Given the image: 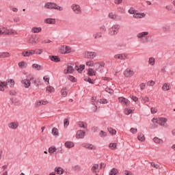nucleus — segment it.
<instances>
[{"mask_svg": "<svg viewBox=\"0 0 175 175\" xmlns=\"http://www.w3.org/2000/svg\"><path fill=\"white\" fill-rule=\"evenodd\" d=\"M45 8H46V9H55L56 10H59L60 12L64 10L62 7L57 5L55 3H47L45 4Z\"/></svg>", "mask_w": 175, "mask_h": 175, "instance_id": "1", "label": "nucleus"}, {"mask_svg": "<svg viewBox=\"0 0 175 175\" xmlns=\"http://www.w3.org/2000/svg\"><path fill=\"white\" fill-rule=\"evenodd\" d=\"M59 51L60 54H69V53H71L72 51V48H70V46L63 45L59 48Z\"/></svg>", "mask_w": 175, "mask_h": 175, "instance_id": "2", "label": "nucleus"}, {"mask_svg": "<svg viewBox=\"0 0 175 175\" xmlns=\"http://www.w3.org/2000/svg\"><path fill=\"white\" fill-rule=\"evenodd\" d=\"M120 29V25H114L111 27V28L109 30V33L111 35V36H113V35H116L117 33V31Z\"/></svg>", "mask_w": 175, "mask_h": 175, "instance_id": "3", "label": "nucleus"}, {"mask_svg": "<svg viewBox=\"0 0 175 175\" xmlns=\"http://www.w3.org/2000/svg\"><path fill=\"white\" fill-rule=\"evenodd\" d=\"M71 8L75 14H81V8H80V5L77 4H72Z\"/></svg>", "mask_w": 175, "mask_h": 175, "instance_id": "4", "label": "nucleus"}, {"mask_svg": "<svg viewBox=\"0 0 175 175\" xmlns=\"http://www.w3.org/2000/svg\"><path fill=\"white\" fill-rule=\"evenodd\" d=\"M73 66H75V64L68 63L67 65V70H64V73L66 75H68V73H73L75 71V68H73Z\"/></svg>", "mask_w": 175, "mask_h": 175, "instance_id": "5", "label": "nucleus"}, {"mask_svg": "<svg viewBox=\"0 0 175 175\" xmlns=\"http://www.w3.org/2000/svg\"><path fill=\"white\" fill-rule=\"evenodd\" d=\"M3 35H14V30L13 29H8L6 27L1 28Z\"/></svg>", "mask_w": 175, "mask_h": 175, "instance_id": "6", "label": "nucleus"}, {"mask_svg": "<svg viewBox=\"0 0 175 175\" xmlns=\"http://www.w3.org/2000/svg\"><path fill=\"white\" fill-rule=\"evenodd\" d=\"M95 57H96V53L95 52L85 53V58H88V59H94Z\"/></svg>", "mask_w": 175, "mask_h": 175, "instance_id": "7", "label": "nucleus"}, {"mask_svg": "<svg viewBox=\"0 0 175 175\" xmlns=\"http://www.w3.org/2000/svg\"><path fill=\"white\" fill-rule=\"evenodd\" d=\"M133 75H135V71H133L129 68H126L124 71V75L125 76V77H132V76H133Z\"/></svg>", "mask_w": 175, "mask_h": 175, "instance_id": "8", "label": "nucleus"}, {"mask_svg": "<svg viewBox=\"0 0 175 175\" xmlns=\"http://www.w3.org/2000/svg\"><path fill=\"white\" fill-rule=\"evenodd\" d=\"M152 122L154 124H161V122H167V119L165 118H153Z\"/></svg>", "mask_w": 175, "mask_h": 175, "instance_id": "9", "label": "nucleus"}, {"mask_svg": "<svg viewBox=\"0 0 175 175\" xmlns=\"http://www.w3.org/2000/svg\"><path fill=\"white\" fill-rule=\"evenodd\" d=\"M33 54H35V51L32 49L22 52L23 57H31L33 55Z\"/></svg>", "mask_w": 175, "mask_h": 175, "instance_id": "10", "label": "nucleus"}, {"mask_svg": "<svg viewBox=\"0 0 175 175\" xmlns=\"http://www.w3.org/2000/svg\"><path fill=\"white\" fill-rule=\"evenodd\" d=\"M84 136H85V132H84L83 131L79 130L77 132V139H84Z\"/></svg>", "mask_w": 175, "mask_h": 175, "instance_id": "11", "label": "nucleus"}, {"mask_svg": "<svg viewBox=\"0 0 175 175\" xmlns=\"http://www.w3.org/2000/svg\"><path fill=\"white\" fill-rule=\"evenodd\" d=\"M147 35H148V31L141 32L137 34V38H138V39H143V38H146Z\"/></svg>", "mask_w": 175, "mask_h": 175, "instance_id": "12", "label": "nucleus"}, {"mask_svg": "<svg viewBox=\"0 0 175 175\" xmlns=\"http://www.w3.org/2000/svg\"><path fill=\"white\" fill-rule=\"evenodd\" d=\"M22 84L24 85V87L25 88H29L31 85V81H29V79H24L22 81Z\"/></svg>", "mask_w": 175, "mask_h": 175, "instance_id": "13", "label": "nucleus"}, {"mask_svg": "<svg viewBox=\"0 0 175 175\" xmlns=\"http://www.w3.org/2000/svg\"><path fill=\"white\" fill-rule=\"evenodd\" d=\"M75 70H77L79 73H81L84 69H85V65H80L79 67V66H75Z\"/></svg>", "mask_w": 175, "mask_h": 175, "instance_id": "14", "label": "nucleus"}, {"mask_svg": "<svg viewBox=\"0 0 175 175\" xmlns=\"http://www.w3.org/2000/svg\"><path fill=\"white\" fill-rule=\"evenodd\" d=\"M8 126L10 129H17V128H18V123L14 122H11L9 124Z\"/></svg>", "mask_w": 175, "mask_h": 175, "instance_id": "15", "label": "nucleus"}, {"mask_svg": "<svg viewBox=\"0 0 175 175\" xmlns=\"http://www.w3.org/2000/svg\"><path fill=\"white\" fill-rule=\"evenodd\" d=\"M49 58L51 61L53 62H59L61 61V59L58 56L53 55L49 56Z\"/></svg>", "mask_w": 175, "mask_h": 175, "instance_id": "16", "label": "nucleus"}, {"mask_svg": "<svg viewBox=\"0 0 175 175\" xmlns=\"http://www.w3.org/2000/svg\"><path fill=\"white\" fill-rule=\"evenodd\" d=\"M119 102H120V103H124V105H126L129 103V100L124 97H119Z\"/></svg>", "mask_w": 175, "mask_h": 175, "instance_id": "17", "label": "nucleus"}, {"mask_svg": "<svg viewBox=\"0 0 175 175\" xmlns=\"http://www.w3.org/2000/svg\"><path fill=\"white\" fill-rule=\"evenodd\" d=\"M83 146L85 147V148H88V150H96L95 146L92 144H83Z\"/></svg>", "mask_w": 175, "mask_h": 175, "instance_id": "18", "label": "nucleus"}, {"mask_svg": "<svg viewBox=\"0 0 175 175\" xmlns=\"http://www.w3.org/2000/svg\"><path fill=\"white\" fill-rule=\"evenodd\" d=\"M31 32L33 33H39V32H42V27H34L31 29Z\"/></svg>", "mask_w": 175, "mask_h": 175, "instance_id": "19", "label": "nucleus"}, {"mask_svg": "<svg viewBox=\"0 0 175 175\" xmlns=\"http://www.w3.org/2000/svg\"><path fill=\"white\" fill-rule=\"evenodd\" d=\"M114 58H118V59H125L126 58V55L122 54H118L114 55Z\"/></svg>", "mask_w": 175, "mask_h": 175, "instance_id": "20", "label": "nucleus"}, {"mask_svg": "<svg viewBox=\"0 0 175 175\" xmlns=\"http://www.w3.org/2000/svg\"><path fill=\"white\" fill-rule=\"evenodd\" d=\"M145 16H146V14L144 13L140 14V13L135 12L133 15V17H135V18H142V17H144Z\"/></svg>", "mask_w": 175, "mask_h": 175, "instance_id": "21", "label": "nucleus"}, {"mask_svg": "<svg viewBox=\"0 0 175 175\" xmlns=\"http://www.w3.org/2000/svg\"><path fill=\"white\" fill-rule=\"evenodd\" d=\"M170 84L169 83H164L162 87L163 91H169L170 90Z\"/></svg>", "mask_w": 175, "mask_h": 175, "instance_id": "22", "label": "nucleus"}, {"mask_svg": "<svg viewBox=\"0 0 175 175\" xmlns=\"http://www.w3.org/2000/svg\"><path fill=\"white\" fill-rule=\"evenodd\" d=\"M137 139L139 140V142H144L146 140V137H144V134H142V133L138 134Z\"/></svg>", "mask_w": 175, "mask_h": 175, "instance_id": "23", "label": "nucleus"}, {"mask_svg": "<svg viewBox=\"0 0 175 175\" xmlns=\"http://www.w3.org/2000/svg\"><path fill=\"white\" fill-rule=\"evenodd\" d=\"M65 147L67 148H72V147H75V144L72 142H66L65 143Z\"/></svg>", "mask_w": 175, "mask_h": 175, "instance_id": "24", "label": "nucleus"}, {"mask_svg": "<svg viewBox=\"0 0 175 175\" xmlns=\"http://www.w3.org/2000/svg\"><path fill=\"white\" fill-rule=\"evenodd\" d=\"M44 23H46V24H55V19H54V18H46L44 21Z\"/></svg>", "mask_w": 175, "mask_h": 175, "instance_id": "25", "label": "nucleus"}, {"mask_svg": "<svg viewBox=\"0 0 175 175\" xmlns=\"http://www.w3.org/2000/svg\"><path fill=\"white\" fill-rule=\"evenodd\" d=\"M8 57H10V53L8 52H3L0 53V58H6Z\"/></svg>", "mask_w": 175, "mask_h": 175, "instance_id": "26", "label": "nucleus"}, {"mask_svg": "<svg viewBox=\"0 0 175 175\" xmlns=\"http://www.w3.org/2000/svg\"><path fill=\"white\" fill-rule=\"evenodd\" d=\"M88 75L89 76H96V71L94 70L92 68L88 69Z\"/></svg>", "mask_w": 175, "mask_h": 175, "instance_id": "27", "label": "nucleus"}, {"mask_svg": "<svg viewBox=\"0 0 175 175\" xmlns=\"http://www.w3.org/2000/svg\"><path fill=\"white\" fill-rule=\"evenodd\" d=\"M31 68H33V69H36V70H42V66L39 64H33L31 66Z\"/></svg>", "mask_w": 175, "mask_h": 175, "instance_id": "28", "label": "nucleus"}, {"mask_svg": "<svg viewBox=\"0 0 175 175\" xmlns=\"http://www.w3.org/2000/svg\"><path fill=\"white\" fill-rule=\"evenodd\" d=\"M66 88H63L62 90H61V94L62 96H64V98H65L67 95H68V92L66 91Z\"/></svg>", "mask_w": 175, "mask_h": 175, "instance_id": "29", "label": "nucleus"}, {"mask_svg": "<svg viewBox=\"0 0 175 175\" xmlns=\"http://www.w3.org/2000/svg\"><path fill=\"white\" fill-rule=\"evenodd\" d=\"M55 171L57 172V174H64V169H62L61 167L55 168Z\"/></svg>", "mask_w": 175, "mask_h": 175, "instance_id": "30", "label": "nucleus"}, {"mask_svg": "<svg viewBox=\"0 0 175 175\" xmlns=\"http://www.w3.org/2000/svg\"><path fill=\"white\" fill-rule=\"evenodd\" d=\"M154 143H157V144H163V140L155 137L154 139H153Z\"/></svg>", "mask_w": 175, "mask_h": 175, "instance_id": "31", "label": "nucleus"}, {"mask_svg": "<svg viewBox=\"0 0 175 175\" xmlns=\"http://www.w3.org/2000/svg\"><path fill=\"white\" fill-rule=\"evenodd\" d=\"M38 38H29V42L31 44H36L38 43Z\"/></svg>", "mask_w": 175, "mask_h": 175, "instance_id": "32", "label": "nucleus"}, {"mask_svg": "<svg viewBox=\"0 0 175 175\" xmlns=\"http://www.w3.org/2000/svg\"><path fill=\"white\" fill-rule=\"evenodd\" d=\"M55 151H57V148L55 146H51L49 148V154H54V152H55Z\"/></svg>", "mask_w": 175, "mask_h": 175, "instance_id": "33", "label": "nucleus"}, {"mask_svg": "<svg viewBox=\"0 0 175 175\" xmlns=\"http://www.w3.org/2000/svg\"><path fill=\"white\" fill-rule=\"evenodd\" d=\"M5 87H8V82L0 81V88H3V90H5Z\"/></svg>", "mask_w": 175, "mask_h": 175, "instance_id": "34", "label": "nucleus"}, {"mask_svg": "<svg viewBox=\"0 0 175 175\" xmlns=\"http://www.w3.org/2000/svg\"><path fill=\"white\" fill-rule=\"evenodd\" d=\"M34 54H37L38 55H40L43 53V50L42 49H37L33 50Z\"/></svg>", "mask_w": 175, "mask_h": 175, "instance_id": "35", "label": "nucleus"}, {"mask_svg": "<svg viewBox=\"0 0 175 175\" xmlns=\"http://www.w3.org/2000/svg\"><path fill=\"white\" fill-rule=\"evenodd\" d=\"M58 129L54 127L52 129V135H53V136H58Z\"/></svg>", "mask_w": 175, "mask_h": 175, "instance_id": "36", "label": "nucleus"}, {"mask_svg": "<svg viewBox=\"0 0 175 175\" xmlns=\"http://www.w3.org/2000/svg\"><path fill=\"white\" fill-rule=\"evenodd\" d=\"M109 148H111V150H116L117 149V144L116 143H111L109 145Z\"/></svg>", "mask_w": 175, "mask_h": 175, "instance_id": "37", "label": "nucleus"}, {"mask_svg": "<svg viewBox=\"0 0 175 175\" xmlns=\"http://www.w3.org/2000/svg\"><path fill=\"white\" fill-rule=\"evenodd\" d=\"M108 131L111 135H116L117 133V131L111 127L108 128Z\"/></svg>", "mask_w": 175, "mask_h": 175, "instance_id": "38", "label": "nucleus"}, {"mask_svg": "<svg viewBox=\"0 0 175 175\" xmlns=\"http://www.w3.org/2000/svg\"><path fill=\"white\" fill-rule=\"evenodd\" d=\"M46 91L51 94V92H54V91H55V89H54V87L53 86H48L46 87Z\"/></svg>", "mask_w": 175, "mask_h": 175, "instance_id": "39", "label": "nucleus"}, {"mask_svg": "<svg viewBox=\"0 0 175 175\" xmlns=\"http://www.w3.org/2000/svg\"><path fill=\"white\" fill-rule=\"evenodd\" d=\"M117 173H118V170L116 168H113L110 172H109V175H116L117 174Z\"/></svg>", "mask_w": 175, "mask_h": 175, "instance_id": "40", "label": "nucleus"}, {"mask_svg": "<svg viewBox=\"0 0 175 175\" xmlns=\"http://www.w3.org/2000/svg\"><path fill=\"white\" fill-rule=\"evenodd\" d=\"M149 64L154 66L155 65V59L154 57L149 58Z\"/></svg>", "mask_w": 175, "mask_h": 175, "instance_id": "41", "label": "nucleus"}, {"mask_svg": "<svg viewBox=\"0 0 175 175\" xmlns=\"http://www.w3.org/2000/svg\"><path fill=\"white\" fill-rule=\"evenodd\" d=\"M68 79V80H70V81H72V83H76V81H77V79H76L75 77L72 75H69Z\"/></svg>", "mask_w": 175, "mask_h": 175, "instance_id": "42", "label": "nucleus"}, {"mask_svg": "<svg viewBox=\"0 0 175 175\" xmlns=\"http://www.w3.org/2000/svg\"><path fill=\"white\" fill-rule=\"evenodd\" d=\"M99 167V165L95 164L92 167V172L93 173H96L97 169Z\"/></svg>", "mask_w": 175, "mask_h": 175, "instance_id": "43", "label": "nucleus"}, {"mask_svg": "<svg viewBox=\"0 0 175 175\" xmlns=\"http://www.w3.org/2000/svg\"><path fill=\"white\" fill-rule=\"evenodd\" d=\"M105 91H106V92H108V94H111V95H113V94H114V90H113V89H111L110 88H105Z\"/></svg>", "mask_w": 175, "mask_h": 175, "instance_id": "44", "label": "nucleus"}, {"mask_svg": "<svg viewBox=\"0 0 175 175\" xmlns=\"http://www.w3.org/2000/svg\"><path fill=\"white\" fill-rule=\"evenodd\" d=\"M18 66H19V68H23L27 66V63L25 62H21L18 63Z\"/></svg>", "mask_w": 175, "mask_h": 175, "instance_id": "45", "label": "nucleus"}, {"mask_svg": "<svg viewBox=\"0 0 175 175\" xmlns=\"http://www.w3.org/2000/svg\"><path fill=\"white\" fill-rule=\"evenodd\" d=\"M147 85L148 87H154V85H155V81H148Z\"/></svg>", "mask_w": 175, "mask_h": 175, "instance_id": "46", "label": "nucleus"}, {"mask_svg": "<svg viewBox=\"0 0 175 175\" xmlns=\"http://www.w3.org/2000/svg\"><path fill=\"white\" fill-rule=\"evenodd\" d=\"M78 126H79V128H87V125H85L83 122H79L78 123Z\"/></svg>", "mask_w": 175, "mask_h": 175, "instance_id": "47", "label": "nucleus"}, {"mask_svg": "<svg viewBox=\"0 0 175 175\" xmlns=\"http://www.w3.org/2000/svg\"><path fill=\"white\" fill-rule=\"evenodd\" d=\"M7 84H11V87L12 86H14V80L13 79H8L7 81Z\"/></svg>", "mask_w": 175, "mask_h": 175, "instance_id": "48", "label": "nucleus"}, {"mask_svg": "<svg viewBox=\"0 0 175 175\" xmlns=\"http://www.w3.org/2000/svg\"><path fill=\"white\" fill-rule=\"evenodd\" d=\"M129 13H130V14H135L136 13V10H135L134 8H131L129 10Z\"/></svg>", "mask_w": 175, "mask_h": 175, "instance_id": "49", "label": "nucleus"}, {"mask_svg": "<svg viewBox=\"0 0 175 175\" xmlns=\"http://www.w3.org/2000/svg\"><path fill=\"white\" fill-rule=\"evenodd\" d=\"M100 33H103L104 32H106V27L105 25H103L100 27Z\"/></svg>", "mask_w": 175, "mask_h": 175, "instance_id": "50", "label": "nucleus"}, {"mask_svg": "<svg viewBox=\"0 0 175 175\" xmlns=\"http://www.w3.org/2000/svg\"><path fill=\"white\" fill-rule=\"evenodd\" d=\"M151 166H152V167H154L155 169H159V165L156 164L154 162L150 163Z\"/></svg>", "mask_w": 175, "mask_h": 175, "instance_id": "51", "label": "nucleus"}, {"mask_svg": "<svg viewBox=\"0 0 175 175\" xmlns=\"http://www.w3.org/2000/svg\"><path fill=\"white\" fill-rule=\"evenodd\" d=\"M116 14H113V12L109 13V18H111L112 20H114L116 18Z\"/></svg>", "mask_w": 175, "mask_h": 175, "instance_id": "52", "label": "nucleus"}, {"mask_svg": "<svg viewBox=\"0 0 175 175\" xmlns=\"http://www.w3.org/2000/svg\"><path fill=\"white\" fill-rule=\"evenodd\" d=\"M124 113L126 116H129V114H131V113H132V109H126Z\"/></svg>", "mask_w": 175, "mask_h": 175, "instance_id": "53", "label": "nucleus"}, {"mask_svg": "<svg viewBox=\"0 0 175 175\" xmlns=\"http://www.w3.org/2000/svg\"><path fill=\"white\" fill-rule=\"evenodd\" d=\"M99 38H102V33H97L96 34H94L95 39H99Z\"/></svg>", "mask_w": 175, "mask_h": 175, "instance_id": "54", "label": "nucleus"}, {"mask_svg": "<svg viewBox=\"0 0 175 175\" xmlns=\"http://www.w3.org/2000/svg\"><path fill=\"white\" fill-rule=\"evenodd\" d=\"M96 97H92V103L96 107Z\"/></svg>", "mask_w": 175, "mask_h": 175, "instance_id": "55", "label": "nucleus"}, {"mask_svg": "<svg viewBox=\"0 0 175 175\" xmlns=\"http://www.w3.org/2000/svg\"><path fill=\"white\" fill-rule=\"evenodd\" d=\"M166 122H160V124H159V125H160L161 126H163L164 128H167V124H165Z\"/></svg>", "mask_w": 175, "mask_h": 175, "instance_id": "56", "label": "nucleus"}, {"mask_svg": "<svg viewBox=\"0 0 175 175\" xmlns=\"http://www.w3.org/2000/svg\"><path fill=\"white\" fill-rule=\"evenodd\" d=\"M150 110H151L152 114H155V113H157V111H158V109L155 107H152L150 109Z\"/></svg>", "mask_w": 175, "mask_h": 175, "instance_id": "57", "label": "nucleus"}, {"mask_svg": "<svg viewBox=\"0 0 175 175\" xmlns=\"http://www.w3.org/2000/svg\"><path fill=\"white\" fill-rule=\"evenodd\" d=\"M130 132L131 133H137V129H135V128H131V129H130Z\"/></svg>", "mask_w": 175, "mask_h": 175, "instance_id": "58", "label": "nucleus"}, {"mask_svg": "<svg viewBox=\"0 0 175 175\" xmlns=\"http://www.w3.org/2000/svg\"><path fill=\"white\" fill-rule=\"evenodd\" d=\"M86 65L88 66H92L94 65V62L93 61H88L86 62Z\"/></svg>", "mask_w": 175, "mask_h": 175, "instance_id": "59", "label": "nucleus"}, {"mask_svg": "<svg viewBox=\"0 0 175 175\" xmlns=\"http://www.w3.org/2000/svg\"><path fill=\"white\" fill-rule=\"evenodd\" d=\"M99 103H102L103 105H105L106 103H107V100H106V99H100L99 100Z\"/></svg>", "mask_w": 175, "mask_h": 175, "instance_id": "60", "label": "nucleus"}, {"mask_svg": "<svg viewBox=\"0 0 175 175\" xmlns=\"http://www.w3.org/2000/svg\"><path fill=\"white\" fill-rule=\"evenodd\" d=\"M114 20H116V21H120L121 16L116 14V16H115V19Z\"/></svg>", "mask_w": 175, "mask_h": 175, "instance_id": "61", "label": "nucleus"}, {"mask_svg": "<svg viewBox=\"0 0 175 175\" xmlns=\"http://www.w3.org/2000/svg\"><path fill=\"white\" fill-rule=\"evenodd\" d=\"M139 87L141 88V90H144V88H146V83H142L140 85H139Z\"/></svg>", "mask_w": 175, "mask_h": 175, "instance_id": "62", "label": "nucleus"}, {"mask_svg": "<svg viewBox=\"0 0 175 175\" xmlns=\"http://www.w3.org/2000/svg\"><path fill=\"white\" fill-rule=\"evenodd\" d=\"M69 125V120L64 119V126H68Z\"/></svg>", "mask_w": 175, "mask_h": 175, "instance_id": "63", "label": "nucleus"}, {"mask_svg": "<svg viewBox=\"0 0 175 175\" xmlns=\"http://www.w3.org/2000/svg\"><path fill=\"white\" fill-rule=\"evenodd\" d=\"M124 174L126 175H133L132 173L128 170L124 171Z\"/></svg>", "mask_w": 175, "mask_h": 175, "instance_id": "64", "label": "nucleus"}]
</instances>
